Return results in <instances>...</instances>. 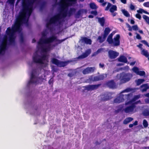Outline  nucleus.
Segmentation results:
<instances>
[{
  "instance_id": "obj_1",
  "label": "nucleus",
  "mask_w": 149,
  "mask_h": 149,
  "mask_svg": "<svg viewBox=\"0 0 149 149\" xmlns=\"http://www.w3.org/2000/svg\"><path fill=\"white\" fill-rule=\"evenodd\" d=\"M36 0H30L29 1H23L22 3V11L17 17L14 25L12 29L8 27L6 31V34L3 36L0 44V55L3 54L7 49V46L15 44V37L14 34L17 31H21V25L27 22L26 19L27 14L30 16L32 12L33 6Z\"/></svg>"
},
{
  "instance_id": "obj_2",
  "label": "nucleus",
  "mask_w": 149,
  "mask_h": 149,
  "mask_svg": "<svg viewBox=\"0 0 149 149\" xmlns=\"http://www.w3.org/2000/svg\"><path fill=\"white\" fill-rule=\"evenodd\" d=\"M114 33L113 32L111 33L108 36L107 41L109 44L113 46H118L120 44V36L119 34H117L113 39V36Z\"/></svg>"
},
{
  "instance_id": "obj_3",
  "label": "nucleus",
  "mask_w": 149,
  "mask_h": 149,
  "mask_svg": "<svg viewBox=\"0 0 149 149\" xmlns=\"http://www.w3.org/2000/svg\"><path fill=\"white\" fill-rule=\"evenodd\" d=\"M66 39L65 38L61 40H57V37L55 36H52L46 39L40 38L38 42L39 45H41L43 44H49L52 42L54 41H56L58 42V44L61 43Z\"/></svg>"
},
{
  "instance_id": "obj_4",
  "label": "nucleus",
  "mask_w": 149,
  "mask_h": 149,
  "mask_svg": "<svg viewBox=\"0 0 149 149\" xmlns=\"http://www.w3.org/2000/svg\"><path fill=\"white\" fill-rule=\"evenodd\" d=\"M33 59L35 63L43 64L44 61L48 60V56L45 54L42 55L41 56L36 54L33 56Z\"/></svg>"
},
{
  "instance_id": "obj_5",
  "label": "nucleus",
  "mask_w": 149,
  "mask_h": 149,
  "mask_svg": "<svg viewBox=\"0 0 149 149\" xmlns=\"http://www.w3.org/2000/svg\"><path fill=\"white\" fill-rule=\"evenodd\" d=\"M133 97L132 93H130L127 95H123L120 93L119 95L114 100V103H119L124 101L125 99L127 100H130Z\"/></svg>"
},
{
  "instance_id": "obj_6",
  "label": "nucleus",
  "mask_w": 149,
  "mask_h": 149,
  "mask_svg": "<svg viewBox=\"0 0 149 149\" xmlns=\"http://www.w3.org/2000/svg\"><path fill=\"white\" fill-rule=\"evenodd\" d=\"M132 77V74L131 73H121L120 77V83H125L129 81Z\"/></svg>"
},
{
  "instance_id": "obj_7",
  "label": "nucleus",
  "mask_w": 149,
  "mask_h": 149,
  "mask_svg": "<svg viewBox=\"0 0 149 149\" xmlns=\"http://www.w3.org/2000/svg\"><path fill=\"white\" fill-rule=\"evenodd\" d=\"M61 19V15L59 14H58L56 15H54L53 17H51L49 21V22L46 24V26L47 28H48L50 24H55L57 22L59 24L61 23L60 20Z\"/></svg>"
},
{
  "instance_id": "obj_8",
  "label": "nucleus",
  "mask_w": 149,
  "mask_h": 149,
  "mask_svg": "<svg viewBox=\"0 0 149 149\" xmlns=\"http://www.w3.org/2000/svg\"><path fill=\"white\" fill-rule=\"evenodd\" d=\"M51 62L53 64L59 67H64L66 66L69 63V61H61L55 58H52L51 60Z\"/></svg>"
},
{
  "instance_id": "obj_9",
  "label": "nucleus",
  "mask_w": 149,
  "mask_h": 149,
  "mask_svg": "<svg viewBox=\"0 0 149 149\" xmlns=\"http://www.w3.org/2000/svg\"><path fill=\"white\" fill-rule=\"evenodd\" d=\"M117 7L116 5H112L109 2H108L107 6L105 9V10L107 11L109 10L111 13H113L114 11L117 10Z\"/></svg>"
},
{
  "instance_id": "obj_10",
  "label": "nucleus",
  "mask_w": 149,
  "mask_h": 149,
  "mask_svg": "<svg viewBox=\"0 0 149 149\" xmlns=\"http://www.w3.org/2000/svg\"><path fill=\"white\" fill-rule=\"evenodd\" d=\"M106 85L110 88L114 89L117 88V85L113 80H109L107 82Z\"/></svg>"
},
{
  "instance_id": "obj_11",
  "label": "nucleus",
  "mask_w": 149,
  "mask_h": 149,
  "mask_svg": "<svg viewBox=\"0 0 149 149\" xmlns=\"http://www.w3.org/2000/svg\"><path fill=\"white\" fill-rule=\"evenodd\" d=\"M137 102H136L132 103L130 106L126 107L123 109V110L126 113H128L132 112L134 109L136 107L135 104Z\"/></svg>"
},
{
  "instance_id": "obj_12",
  "label": "nucleus",
  "mask_w": 149,
  "mask_h": 149,
  "mask_svg": "<svg viewBox=\"0 0 149 149\" xmlns=\"http://www.w3.org/2000/svg\"><path fill=\"white\" fill-rule=\"evenodd\" d=\"M108 55L109 58L111 59L116 58L118 55L119 53L113 50H110L108 51Z\"/></svg>"
},
{
  "instance_id": "obj_13",
  "label": "nucleus",
  "mask_w": 149,
  "mask_h": 149,
  "mask_svg": "<svg viewBox=\"0 0 149 149\" xmlns=\"http://www.w3.org/2000/svg\"><path fill=\"white\" fill-rule=\"evenodd\" d=\"M101 85V84H97V85H88L85 86L86 89L88 91H92L97 89L99 86Z\"/></svg>"
},
{
  "instance_id": "obj_14",
  "label": "nucleus",
  "mask_w": 149,
  "mask_h": 149,
  "mask_svg": "<svg viewBox=\"0 0 149 149\" xmlns=\"http://www.w3.org/2000/svg\"><path fill=\"white\" fill-rule=\"evenodd\" d=\"M91 53V50L90 49H89L86 50L85 52L82 55L79 56L78 58L79 59H83L87 57Z\"/></svg>"
},
{
  "instance_id": "obj_15",
  "label": "nucleus",
  "mask_w": 149,
  "mask_h": 149,
  "mask_svg": "<svg viewBox=\"0 0 149 149\" xmlns=\"http://www.w3.org/2000/svg\"><path fill=\"white\" fill-rule=\"evenodd\" d=\"M94 71V67H87L83 70L82 73L84 74H86L93 72Z\"/></svg>"
},
{
  "instance_id": "obj_16",
  "label": "nucleus",
  "mask_w": 149,
  "mask_h": 149,
  "mask_svg": "<svg viewBox=\"0 0 149 149\" xmlns=\"http://www.w3.org/2000/svg\"><path fill=\"white\" fill-rule=\"evenodd\" d=\"M35 78V75L33 72V71H32L31 73V78L30 81L29 82V84H36L37 82V80H34Z\"/></svg>"
},
{
  "instance_id": "obj_17",
  "label": "nucleus",
  "mask_w": 149,
  "mask_h": 149,
  "mask_svg": "<svg viewBox=\"0 0 149 149\" xmlns=\"http://www.w3.org/2000/svg\"><path fill=\"white\" fill-rule=\"evenodd\" d=\"M103 95L104 97L102 98V99L104 101L108 100L112 98L111 94L109 93H105Z\"/></svg>"
},
{
  "instance_id": "obj_18",
  "label": "nucleus",
  "mask_w": 149,
  "mask_h": 149,
  "mask_svg": "<svg viewBox=\"0 0 149 149\" xmlns=\"http://www.w3.org/2000/svg\"><path fill=\"white\" fill-rule=\"evenodd\" d=\"M140 97V95H135L134 96V97L130 100L126 102L125 103V104L126 105H128L130 104L132 102H134L136 100L138 99Z\"/></svg>"
},
{
  "instance_id": "obj_19",
  "label": "nucleus",
  "mask_w": 149,
  "mask_h": 149,
  "mask_svg": "<svg viewBox=\"0 0 149 149\" xmlns=\"http://www.w3.org/2000/svg\"><path fill=\"white\" fill-rule=\"evenodd\" d=\"M48 44V45L47 46H46V47H44L43 46H42L41 47V50L42 52H46L47 51H49L50 50V48H51V45ZM39 45V44H38ZM42 44L41 45H42Z\"/></svg>"
},
{
  "instance_id": "obj_20",
  "label": "nucleus",
  "mask_w": 149,
  "mask_h": 149,
  "mask_svg": "<svg viewBox=\"0 0 149 149\" xmlns=\"http://www.w3.org/2000/svg\"><path fill=\"white\" fill-rule=\"evenodd\" d=\"M118 61L119 62L126 63L127 62V58L123 55L120 56L118 58Z\"/></svg>"
},
{
  "instance_id": "obj_21",
  "label": "nucleus",
  "mask_w": 149,
  "mask_h": 149,
  "mask_svg": "<svg viewBox=\"0 0 149 149\" xmlns=\"http://www.w3.org/2000/svg\"><path fill=\"white\" fill-rule=\"evenodd\" d=\"M141 91L142 92L146 91L147 89L149 88V86L147 84H144L140 86Z\"/></svg>"
},
{
  "instance_id": "obj_22",
  "label": "nucleus",
  "mask_w": 149,
  "mask_h": 149,
  "mask_svg": "<svg viewBox=\"0 0 149 149\" xmlns=\"http://www.w3.org/2000/svg\"><path fill=\"white\" fill-rule=\"evenodd\" d=\"M82 41L86 44L91 45L92 43V41L91 39L86 37H84L82 38Z\"/></svg>"
},
{
  "instance_id": "obj_23",
  "label": "nucleus",
  "mask_w": 149,
  "mask_h": 149,
  "mask_svg": "<svg viewBox=\"0 0 149 149\" xmlns=\"http://www.w3.org/2000/svg\"><path fill=\"white\" fill-rule=\"evenodd\" d=\"M104 78V76L103 74L94 76V80L96 81L102 80Z\"/></svg>"
},
{
  "instance_id": "obj_24",
  "label": "nucleus",
  "mask_w": 149,
  "mask_h": 149,
  "mask_svg": "<svg viewBox=\"0 0 149 149\" xmlns=\"http://www.w3.org/2000/svg\"><path fill=\"white\" fill-rule=\"evenodd\" d=\"M111 31V30L109 27L106 28L104 31V34H103L104 37H106V38L109 34Z\"/></svg>"
},
{
  "instance_id": "obj_25",
  "label": "nucleus",
  "mask_w": 149,
  "mask_h": 149,
  "mask_svg": "<svg viewBox=\"0 0 149 149\" xmlns=\"http://www.w3.org/2000/svg\"><path fill=\"white\" fill-rule=\"evenodd\" d=\"M84 10V9H80L79 10L75 15V17L77 18H79L81 14L83 13Z\"/></svg>"
},
{
  "instance_id": "obj_26",
  "label": "nucleus",
  "mask_w": 149,
  "mask_h": 149,
  "mask_svg": "<svg viewBox=\"0 0 149 149\" xmlns=\"http://www.w3.org/2000/svg\"><path fill=\"white\" fill-rule=\"evenodd\" d=\"M133 118L129 117L126 118L123 121V123L124 124L126 125L133 120Z\"/></svg>"
},
{
  "instance_id": "obj_27",
  "label": "nucleus",
  "mask_w": 149,
  "mask_h": 149,
  "mask_svg": "<svg viewBox=\"0 0 149 149\" xmlns=\"http://www.w3.org/2000/svg\"><path fill=\"white\" fill-rule=\"evenodd\" d=\"M103 37L99 36L97 38V40H98L100 43H102L103 42L106 40V37H104V36L102 35Z\"/></svg>"
},
{
  "instance_id": "obj_28",
  "label": "nucleus",
  "mask_w": 149,
  "mask_h": 149,
  "mask_svg": "<svg viewBox=\"0 0 149 149\" xmlns=\"http://www.w3.org/2000/svg\"><path fill=\"white\" fill-rule=\"evenodd\" d=\"M76 10V9L74 8H70L68 12V16L69 17L70 16L73 14L74 13Z\"/></svg>"
},
{
  "instance_id": "obj_29",
  "label": "nucleus",
  "mask_w": 149,
  "mask_h": 149,
  "mask_svg": "<svg viewBox=\"0 0 149 149\" xmlns=\"http://www.w3.org/2000/svg\"><path fill=\"white\" fill-rule=\"evenodd\" d=\"M98 21L100 24L101 25L103 26L105 23V19L104 17L98 18Z\"/></svg>"
},
{
  "instance_id": "obj_30",
  "label": "nucleus",
  "mask_w": 149,
  "mask_h": 149,
  "mask_svg": "<svg viewBox=\"0 0 149 149\" xmlns=\"http://www.w3.org/2000/svg\"><path fill=\"white\" fill-rule=\"evenodd\" d=\"M141 54L146 57H148L149 56V54L148 51L145 49H143L141 51Z\"/></svg>"
},
{
  "instance_id": "obj_31",
  "label": "nucleus",
  "mask_w": 149,
  "mask_h": 149,
  "mask_svg": "<svg viewBox=\"0 0 149 149\" xmlns=\"http://www.w3.org/2000/svg\"><path fill=\"white\" fill-rule=\"evenodd\" d=\"M122 13L125 16L127 17H130V14L128 12V11L125 10V9H122L121 10Z\"/></svg>"
},
{
  "instance_id": "obj_32",
  "label": "nucleus",
  "mask_w": 149,
  "mask_h": 149,
  "mask_svg": "<svg viewBox=\"0 0 149 149\" xmlns=\"http://www.w3.org/2000/svg\"><path fill=\"white\" fill-rule=\"evenodd\" d=\"M90 7L92 9L96 10L97 7L96 4L94 3H91L89 4Z\"/></svg>"
},
{
  "instance_id": "obj_33",
  "label": "nucleus",
  "mask_w": 149,
  "mask_h": 149,
  "mask_svg": "<svg viewBox=\"0 0 149 149\" xmlns=\"http://www.w3.org/2000/svg\"><path fill=\"white\" fill-rule=\"evenodd\" d=\"M145 81V79H138L136 81V83L137 86H139Z\"/></svg>"
},
{
  "instance_id": "obj_34",
  "label": "nucleus",
  "mask_w": 149,
  "mask_h": 149,
  "mask_svg": "<svg viewBox=\"0 0 149 149\" xmlns=\"http://www.w3.org/2000/svg\"><path fill=\"white\" fill-rule=\"evenodd\" d=\"M77 0H66V1H68L69 2L68 4H69L71 5L72 4H74L77 2ZM84 0H80V1L81 2L84 1Z\"/></svg>"
},
{
  "instance_id": "obj_35",
  "label": "nucleus",
  "mask_w": 149,
  "mask_h": 149,
  "mask_svg": "<svg viewBox=\"0 0 149 149\" xmlns=\"http://www.w3.org/2000/svg\"><path fill=\"white\" fill-rule=\"evenodd\" d=\"M62 10L63 11V13L62 14L63 17H65L67 15H68L67 10H65L64 8H62Z\"/></svg>"
},
{
  "instance_id": "obj_36",
  "label": "nucleus",
  "mask_w": 149,
  "mask_h": 149,
  "mask_svg": "<svg viewBox=\"0 0 149 149\" xmlns=\"http://www.w3.org/2000/svg\"><path fill=\"white\" fill-rule=\"evenodd\" d=\"M143 17L147 24L149 25V17L146 15H143Z\"/></svg>"
},
{
  "instance_id": "obj_37",
  "label": "nucleus",
  "mask_w": 149,
  "mask_h": 149,
  "mask_svg": "<svg viewBox=\"0 0 149 149\" xmlns=\"http://www.w3.org/2000/svg\"><path fill=\"white\" fill-rule=\"evenodd\" d=\"M87 82L89 83L91 82L92 81H95L94 80V77L93 76H90L88 79L87 80Z\"/></svg>"
},
{
  "instance_id": "obj_38",
  "label": "nucleus",
  "mask_w": 149,
  "mask_h": 149,
  "mask_svg": "<svg viewBox=\"0 0 149 149\" xmlns=\"http://www.w3.org/2000/svg\"><path fill=\"white\" fill-rule=\"evenodd\" d=\"M143 124L145 128H146L147 127L148 125V124L147 121L145 119L143 120Z\"/></svg>"
},
{
  "instance_id": "obj_39",
  "label": "nucleus",
  "mask_w": 149,
  "mask_h": 149,
  "mask_svg": "<svg viewBox=\"0 0 149 149\" xmlns=\"http://www.w3.org/2000/svg\"><path fill=\"white\" fill-rule=\"evenodd\" d=\"M123 106L122 105H120L118 107V109L116 110V111L117 112H119L122 111L123 108Z\"/></svg>"
},
{
  "instance_id": "obj_40",
  "label": "nucleus",
  "mask_w": 149,
  "mask_h": 149,
  "mask_svg": "<svg viewBox=\"0 0 149 149\" xmlns=\"http://www.w3.org/2000/svg\"><path fill=\"white\" fill-rule=\"evenodd\" d=\"M132 70H133V72L136 73L137 74L139 71L138 68L136 67H134L132 68Z\"/></svg>"
},
{
  "instance_id": "obj_41",
  "label": "nucleus",
  "mask_w": 149,
  "mask_h": 149,
  "mask_svg": "<svg viewBox=\"0 0 149 149\" xmlns=\"http://www.w3.org/2000/svg\"><path fill=\"white\" fill-rule=\"evenodd\" d=\"M138 121L137 120H136L133 124H130L129 125V127L130 128H132L134 126L137 125H138Z\"/></svg>"
},
{
  "instance_id": "obj_42",
  "label": "nucleus",
  "mask_w": 149,
  "mask_h": 149,
  "mask_svg": "<svg viewBox=\"0 0 149 149\" xmlns=\"http://www.w3.org/2000/svg\"><path fill=\"white\" fill-rule=\"evenodd\" d=\"M137 74L142 76H145L146 74V73L145 72L143 71H139Z\"/></svg>"
},
{
  "instance_id": "obj_43",
  "label": "nucleus",
  "mask_w": 149,
  "mask_h": 149,
  "mask_svg": "<svg viewBox=\"0 0 149 149\" xmlns=\"http://www.w3.org/2000/svg\"><path fill=\"white\" fill-rule=\"evenodd\" d=\"M99 2L102 3V5L103 7L105 6L107 3V2L104 1V0H100Z\"/></svg>"
},
{
  "instance_id": "obj_44",
  "label": "nucleus",
  "mask_w": 149,
  "mask_h": 149,
  "mask_svg": "<svg viewBox=\"0 0 149 149\" xmlns=\"http://www.w3.org/2000/svg\"><path fill=\"white\" fill-rule=\"evenodd\" d=\"M141 42L143 43L145 45H146L148 47H149V45L148 43L145 40H142L141 41Z\"/></svg>"
},
{
  "instance_id": "obj_45",
  "label": "nucleus",
  "mask_w": 149,
  "mask_h": 149,
  "mask_svg": "<svg viewBox=\"0 0 149 149\" xmlns=\"http://www.w3.org/2000/svg\"><path fill=\"white\" fill-rule=\"evenodd\" d=\"M20 41L21 43H23L24 42V39L23 36L22 35H21L20 36Z\"/></svg>"
},
{
  "instance_id": "obj_46",
  "label": "nucleus",
  "mask_w": 149,
  "mask_h": 149,
  "mask_svg": "<svg viewBox=\"0 0 149 149\" xmlns=\"http://www.w3.org/2000/svg\"><path fill=\"white\" fill-rule=\"evenodd\" d=\"M143 5L145 7L149 8V1L144 3H143Z\"/></svg>"
},
{
  "instance_id": "obj_47",
  "label": "nucleus",
  "mask_w": 149,
  "mask_h": 149,
  "mask_svg": "<svg viewBox=\"0 0 149 149\" xmlns=\"http://www.w3.org/2000/svg\"><path fill=\"white\" fill-rule=\"evenodd\" d=\"M126 25L128 28H129L128 30L129 31H132V28L128 23L126 24Z\"/></svg>"
},
{
  "instance_id": "obj_48",
  "label": "nucleus",
  "mask_w": 149,
  "mask_h": 149,
  "mask_svg": "<svg viewBox=\"0 0 149 149\" xmlns=\"http://www.w3.org/2000/svg\"><path fill=\"white\" fill-rule=\"evenodd\" d=\"M143 114L145 116H149V111H145L143 112Z\"/></svg>"
},
{
  "instance_id": "obj_49",
  "label": "nucleus",
  "mask_w": 149,
  "mask_h": 149,
  "mask_svg": "<svg viewBox=\"0 0 149 149\" xmlns=\"http://www.w3.org/2000/svg\"><path fill=\"white\" fill-rule=\"evenodd\" d=\"M131 91V89L130 88H127L125 90L121 92V93H122L125 92H128Z\"/></svg>"
},
{
  "instance_id": "obj_50",
  "label": "nucleus",
  "mask_w": 149,
  "mask_h": 149,
  "mask_svg": "<svg viewBox=\"0 0 149 149\" xmlns=\"http://www.w3.org/2000/svg\"><path fill=\"white\" fill-rule=\"evenodd\" d=\"M132 28L133 30L137 31L138 30V27L137 25H134L132 26Z\"/></svg>"
},
{
  "instance_id": "obj_51",
  "label": "nucleus",
  "mask_w": 149,
  "mask_h": 149,
  "mask_svg": "<svg viewBox=\"0 0 149 149\" xmlns=\"http://www.w3.org/2000/svg\"><path fill=\"white\" fill-rule=\"evenodd\" d=\"M91 14H93L94 15L96 16L97 15V12L96 10H92L91 12Z\"/></svg>"
},
{
  "instance_id": "obj_52",
  "label": "nucleus",
  "mask_w": 149,
  "mask_h": 149,
  "mask_svg": "<svg viewBox=\"0 0 149 149\" xmlns=\"http://www.w3.org/2000/svg\"><path fill=\"white\" fill-rule=\"evenodd\" d=\"M136 17L140 20L141 19V16L139 13H137L135 15Z\"/></svg>"
},
{
  "instance_id": "obj_53",
  "label": "nucleus",
  "mask_w": 149,
  "mask_h": 149,
  "mask_svg": "<svg viewBox=\"0 0 149 149\" xmlns=\"http://www.w3.org/2000/svg\"><path fill=\"white\" fill-rule=\"evenodd\" d=\"M144 10L142 8H140L139 10H137V12L139 13L142 14L143 13Z\"/></svg>"
},
{
  "instance_id": "obj_54",
  "label": "nucleus",
  "mask_w": 149,
  "mask_h": 149,
  "mask_svg": "<svg viewBox=\"0 0 149 149\" xmlns=\"http://www.w3.org/2000/svg\"><path fill=\"white\" fill-rule=\"evenodd\" d=\"M9 3L11 5H14L15 0H8Z\"/></svg>"
},
{
  "instance_id": "obj_55",
  "label": "nucleus",
  "mask_w": 149,
  "mask_h": 149,
  "mask_svg": "<svg viewBox=\"0 0 149 149\" xmlns=\"http://www.w3.org/2000/svg\"><path fill=\"white\" fill-rule=\"evenodd\" d=\"M136 38L138 40H141L142 38L141 37L140 35L138 33L136 34Z\"/></svg>"
},
{
  "instance_id": "obj_56",
  "label": "nucleus",
  "mask_w": 149,
  "mask_h": 149,
  "mask_svg": "<svg viewBox=\"0 0 149 149\" xmlns=\"http://www.w3.org/2000/svg\"><path fill=\"white\" fill-rule=\"evenodd\" d=\"M143 46V45L141 44H139V45H137V47H139V49H140L141 50L143 49V48L142 47Z\"/></svg>"
},
{
  "instance_id": "obj_57",
  "label": "nucleus",
  "mask_w": 149,
  "mask_h": 149,
  "mask_svg": "<svg viewBox=\"0 0 149 149\" xmlns=\"http://www.w3.org/2000/svg\"><path fill=\"white\" fill-rule=\"evenodd\" d=\"M130 8L131 10H133L135 9V7L132 4H131L130 6Z\"/></svg>"
},
{
  "instance_id": "obj_58",
  "label": "nucleus",
  "mask_w": 149,
  "mask_h": 149,
  "mask_svg": "<svg viewBox=\"0 0 149 149\" xmlns=\"http://www.w3.org/2000/svg\"><path fill=\"white\" fill-rule=\"evenodd\" d=\"M99 65L100 67V68H103L104 67V65L103 63L102 64L101 63H100Z\"/></svg>"
},
{
  "instance_id": "obj_59",
  "label": "nucleus",
  "mask_w": 149,
  "mask_h": 149,
  "mask_svg": "<svg viewBox=\"0 0 149 149\" xmlns=\"http://www.w3.org/2000/svg\"><path fill=\"white\" fill-rule=\"evenodd\" d=\"M53 80L52 79H51L48 81V83L50 85L52 83H53Z\"/></svg>"
},
{
  "instance_id": "obj_60",
  "label": "nucleus",
  "mask_w": 149,
  "mask_h": 149,
  "mask_svg": "<svg viewBox=\"0 0 149 149\" xmlns=\"http://www.w3.org/2000/svg\"><path fill=\"white\" fill-rule=\"evenodd\" d=\"M120 1L121 2L124 4H126L127 3L126 0H120Z\"/></svg>"
},
{
  "instance_id": "obj_61",
  "label": "nucleus",
  "mask_w": 149,
  "mask_h": 149,
  "mask_svg": "<svg viewBox=\"0 0 149 149\" xmlns=\"http://www.w3.org/2000/svg\"><path fill=\"white\" fill-rule=\"evenodd\" d=\"M101 50L102 49H98L96 52V54H97L100 53L101 52Z\"/></svg>"
},
{
  "instance_id": "obj_62",
  "label": "nucleus",
  "mask_w": 149,
  "mask_h": 149,
  "mask_svg": "<svg viewBox=\"0 0 149 149\" xmlns=\"http://www.w3.org/2000/svg\"><path fill=\"white\" fill-rule=\"evenodd\" d=\"M112 13V15L113 17H114L116 16L117 14V13L116 12H113V13Z\"/></svg>"
},
{
  "instance_id": "obj_63",
  "label": "nucleus",
  "mask_w": 149,
  "mask_h": 149,
  "mask_svg": "<svg viewBox=\"0 0 149 149\" xmlns=\"http://www.w3.org/2000/svg\"><path fill=\"white\" fill-rule=\"evenodd\" d=\"M130 23L132 24H134L135 23V22L134 20L133 19H131L130 20Z\"/></svg>"
},
{
  "instance_id": "obj_64",
  "label": "nucleus",
  "mask_w": 149,
  "mask_h": 149,
  "mask_svg": "<svg viewBox=\"0 0 149 149\" xmlns=\"http://www.w3.org/2000/svg\"><path fill=\"white\" fill-rule=\"evenodd\" d=\"M135 61L131 62L130 63V65H133L135 64Z\"/></svg>"
}]
</instances>
